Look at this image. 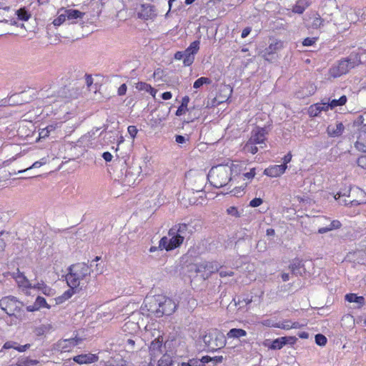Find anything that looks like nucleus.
<instances>
[{
  "instance_id": "680f3d73",
  "label": "nucleus",
  "mask_w": 366,
  "mask_h": 366,
  "mask_svg": "<svg viewBox=\"0 0 366 366\" xmlns=\"http://www.w3.org/2000/svg\"><path fill=\"white\" fill-rule=\"evenodd\" d=\"M189 362L192 365V366H204V365H203L202 362H201L199 360H197V359L190 360Z\"/></svg>"
},
{
  "instance_id": "4d7b16f0",
  "label": "nucleus",
  "mask_w": 366,
  "mask_h": 366,
  "mask_svg": "<svg viewBox=\"0 0 366 366\" xmlns=\"http://www.w3.org/2000/svg\"><path fill=\"white\" fill-rule=\"evenodd\" d=\"M127 85H126L125 84H122V85L119 87V89H118V92H117L118 95H119V96H123V95H124V94H126V92H127Z\"/></svg>"
},
{
  "instance_id": "c756f323",
  "label": "nucleus",
  "mask_w": 366,
  "mask_h": 366,
  "mask_svg": "<svg viewBox=\"0 0 366 366\" xmlns=\"http://www.w3.org/2000/svg\"><path fill=\"white\" fill-rule=\"evenodd\" d=\"M355 147L359 151L362 152H366V132H360L357 139L355 142Z\"/></svg>"
},
{
  "instance_id": "8fccbe9b",
  "label": "nucleus",
  "mask_w": 366,
  "mask_h": 366,
  "mask_svg": "<svg viewBox=\"0 0 366 366\" xmlns=\"http://www.w3.org/2000/svg\"><path fill=\"white\" fill-rule=\"evenodd\" d=\"M53 129V127L52 126L51 127H47L46 128H44L42 129H41V131L39 132V138L40 139H44L46 138V137L49 136V132Z\"/></svg>"
},
{
  "instance_id": "3c124183",
  "label": "nucleus",
  "mask_w": 366,
  "mask_h": 366,
  "mask_svg": "<svg viewBox=\"0 0 366 366\" xmlns=\"http://www.w3.org/2000/svg\"><path fill=\"white\" fill-rule=\"evenodd\" d=\"M227 212L228 214H229L232 217H240V213L239 212L237 208L235 207H229V208H227Z\"/></svg>"
},
{
  "instance_id": "f3484780",
  "label": "nucleus",
  "mask_w": 366,
  "mask_h": 366,
  "mask_svg": "<svg viewBox=\"0 0 366 366\" xmlns=\"http://www.w3.org/2000/svg\"><path fill=\"white\" fill-rule=\"evenodd\" d=\"M267 134V132L264 128L257 127L252 130L249 141L255 144H264Z\"/></svg>"
},
{
  "instance_id": "423d86ee",
  "label": "nucleus",
  "mask_w": 366,
  "mask_h": 366,
  "mask_svg": "<svg viewBox=\"0 0 366 366\" xmlns=\"http://www.w3.org/2000/svg\"><path fill=\"white\" fill-rule=\"evenodd\" d=\"M202 340L209 350L216 351L226 344L224 334L217 330L209 331L202 337Z\"/></svg>"
},
{
  "instance_id": "603ef678",
  "label": "nucleus",
  "mask_w": 366,
  "mask_h": 366,
  "mask_svg": "<svg viewBox=\"0 0 366 366\" xmlns=\"http://www.w3.org/2000/svg\"><path fill=\"white\" fill-rule=\"evenodd\" d=\"M127 131L132 139H134L138 132V129H137V127L133 125L129 126L127 128Z\"/></svg>"
},
{
  "instance_id": "f257e3e1",
  "label": "nucleus",
  "mask_w": 366,
  "mask_h": 366,
  "mask_svg": "<svg viewBox=\"0 0 366 366\" xmlns=\"http://www.w3.org/2000/svg\"><path fill=\"white\" fill-rule=\"evenodd\" d=\"M243 167L239 163H227L212 167L207 174L209 183L217 188H221L229 184L233 186L236 176L240 174Z\"/></svg>"
},
{
  "instance_id": "20e7f679",
  "label": "nucleus",
  "mask_w": 366,
  "mask_h": 366,
  "mask_svg": "<svg viewBox=\"0 0 366 366\" xmlns=\"http://www.w3.org/2000/svg\"><path fill=\"white\" fill-rule=\"evenodd\" d=\"M23 303L18 301L14 297H4L0 300V307L9 316H14L16 319L21 320L24 317L22 310Z\"/></svg>"
},
{
  "instance_id": "7ed1b4c3",
  "label": "nucleus",
  "mask_w": 366,
  "mask_h": 366,
  "mask_svg": "<svg viewBox=\"0 0 366 366\" xmlns=\"http://www.w3.org/2000/svg\"><path fill=\"white\" fill-rule=\"evenodd\" d=\"M365 54L366 51L363 49H359L357 52H352L347 58L340 60L337 64L330 69V76L333 78L339 77L359 64H365Z\"/></svg>"
},
{
  "instance_id": "69168bd1",
  "label": "nucleus",
  "mask_w": 366,
  "mask_h": 366,
  "mask_svg": "<svg viewBox=\"0 0 366 366\" xmlns=\"http://www.w3.org/2000/svg\"><path fill=\"white\" fill-rule=\"evenodd\" d=\"M251 28L250 27H246L243 29L242 32V34H241V36L242 38H245L247 37L249 33L251 32Z\"/></svg>"
},
{
  "instance_id": "1a4fd4ad",
  "label": "nucleus",
  "mask_w": 366,
  "mask_h": 366,
  "mask_svg": "<svg viewBox=\"0 0 366 366\" xmlns=\"http://www.w3.org/2000/svg\"><path fill=\"white\" fill-rule=\"evenodd\" d=\"M142 172V167L137 165H133L127 170L124 177L122 179V184L124 187H131L140 181L139 179Z\"/></svg>"
},
{
  "instance_id": "ea45409f",
  "label": "nucleus",
  "mask_w": 366,
  "mask_h": 366,
  "mask_svg": "<svg viewBox=\"0 0 366 366\" xmlns=\"http://www.w3.org/2000/svg\"><path fill=\"white\" fill-rule=\"evenodd\" d=\"M157 366H172V358L168 355H164L158 361Z\"/></svg>"
},
{
  "instance_id": "f03ea898",
  "label": "nucleus",
  "mask_w": 366,
  "mask_h": 366,
  "mask_svg": "<svg viewBox=\"0 0 366 366\" xmlns=\"http://www.w3.org/2000/svg\"><path fill=\"white\" fill-rule=\"evenodd\" d=\"M66 280L69 287L83 290L86 288L92 272V268L84 262L72 264L69 268Z\"/></svg>"
},
{
  "instance_id": "e2e57ef3",
  "label": "nucleus",
  "mask_w": 366,
  "mask_h": 366,
  "mask_svg": "<svg viewBox=\"0 0 366 366\" xmlns=\"http://www.w3.org/2000/svg\"><path fill=\"white\" fill-rule=\"evenodd\" d=\"M102 157L106 162H110L112 159V154L109 152H105L102 154Z\"/></svg>"
},
{
  "instance_id": "4468645a",
  "label": "nucleus",
  "mask_w": 366,
  "mask_h": 366,
  "mask_svg": "<svg viewBox=\"0 0 366 366\" xmlns=\"http://www.w3.org/2000/svg\"><path fill=\"white\" fill-rule=\"evenodd\" d=\"M137 16L143 20L153 19L157 16V9L150 4H141L137 10Z\"/></svg>"
},
{
  "instance_id": "bb28decb",
  "label": "nucleus",
  "mask_w": 366,
  "mask_h": 366,
  "mask_svg": "<svg viewBox=\"0 0 366 366\" xmlns=\"http://www.w3.org/2000/svg\"><path fill=\"white\" fill-rule=\"evenodd\" d=\"M328 109V102L317 103L310 106L309 109V113L311 116L316 117L322 111H327Z\"/></svg>"
},
{
  "instance_id": "de8ad7c7",
  "label": "nucleus",
  "mask_w": 366,
  "mask_h": 366,
  "mask_svg": "<svg viewBox=\"0 0 366 366\" xmlns=\"http://www.w3.org/2000/svg\"><path fill=\"white\" fill-rule=\"evenodd\" d=\"M315 342L320 346H323L327 343V338L321 334L315 335Z\"/></svg>"
},
{
  "instance_id": "b1692460",
  "label": "nucleus",
  "mask_w": 366,
  "mask_h": 366,
  "mask_svg": "<svg viewBox=\"0 0 366 366\" xmlns=\"http://www.w3.org/2000/svg\"><path fill=\"white\" fill-rule=\"evenodd\" d=\"M345 127L341 122H336L335 124H330L327 128V134L332 137H337L342 135Z\"/></svg>"
},
{
  "instance_id": "412c9836",
  "label": "nucleus",
  "mask_w": 366,
  "mask_h": 366,
  "mask_svg": "<svg viewBox=\"0 0 366 366\" xmlns=\"http://www.w3.org/2000/svg\"><path fill=\"white\" fill-rule=\"evenodd\" d=\"M162 337H159L155 339L152 342L151 345L149 347V352L152 358L154 360V359L160 355L162 353Z\"/></svg>"
},
{
  "instance_id": "f704fd0d",
  "label": "nucleus",
  "mask_w": 366,
  "mask_h": 366,
  "mask_svg": "<svg viewBox=\"0 0 366 366\" xmlns=\"http://www.w3.org/2000/svg\"><path fill=\"white\" fill-rule=\"evenodd\" d=\"M347 97L343 95L339 99H332L330 102L328 101V108L332 109L337 106L345 105L347 102Z\"/></svg>"
},
{
  "instance_id": "4c0bfd02",
  "label": "nucleus",
  "mask_w": 366,
  "mask_h": 366,
  "mask_svg": "<svg viewBox=\"0 0 366 366\" xmlns=\"http://www.w3.org/2000/svg\"><path fill=\"white\" fill-rule=\"evenodd\" d=\"M80 290H81L70 287V289L66 290L61 297H59V302H61L63 300L69 299L76 291Z\"/></svg>"
},
{
  "instance_id": "5fc2aeb1",
  "label": "nucleus",
  "mask_w": 366,
  "mask_h": 366,
  "mask_svg": "<svg viewBox=\"0 0 366 366\" xmlns=\"http://www.w3.org/2000/svg\"><path fill=\"white\" fill-rule=\"evenodd\" d=\"M136 340L133 339H127L126 343V347L127 350H133L134 348Z\"/></svg>"
},
{
  "instance_id": "6e6552de",
  "label": "nucleus",
  "mask_w": 366,
  "mask_h": 366,
  "mask_svg": "<svg viewBox=\"0 0 366 366\" xmlns=\"http://www.w3.org/2000/svg\"><path fill=\"white\" fill-rule=\"evenodd\" d=\"M313 222L320 226L318 229L319 234H324L333 229H339L342 225L340 221H331L325 217H316L314 219Z\"/></svg>"
},
{
  "instance_id": "338daca9",
  "label": "nucleus",
  "mask_w": 366,
  "mask_h": 366,
  "mask_svg": "<svg viewBox=\"0 0 366 366\" xmlns=\"http://www.w3.org/2000/svg\"><path fill=\"white\" fill-rule=\"evenodd\" d=\"M189 102V97H187V96L184 97L182 100V104H181L182 107H185L187 109Z\"/></svg>"
},
{
  "instance_id": "37998d69",
  "label": "nucleus",
  "mask_w": 366,
  "mask_h": 366,
  "mask_svg": "<svg viewBox=\"0 0 366 366\" xmlns=\"http://www.w3.org/2000/svg\"><path fill=\"white\" fill-rule=\"evenodd\" d=\"M66 19V16L65 15V12L61 13L57 18H56L53 21V24L54 26H60L62 24Z\"/></svg>"
},
{
  "instance_id": "864d4df0",
  "label": "nucleus",
  "mask_w": 366,
  "mask_h": 366,
  "mask_svg": "<svg viewBox=\"0 0 366 366\" xmlns=\"http://www.w3.org/2000/svg\"><path fill=\"white\" fill-rule=\"evenodd\" d=\"M263 203V200L261 198H254L249 202V206L252 207H257L260 206Z\"/></svg>"
},
{
  "instance_id": "5701e85b",
  "label": "nucleus",
  "mask_w": 366,
  "mask_h": 366,
  "mask_svg": "<svg viewBox=\"0 0 366 366\" xmlns=\"http://www.w3.org/2000/svg\"><path fill=\"white\" fill-rule=\"evenodd\" d=\"M73 360L79 365L90 364L97 362L98 357L96 355L89 353L74 356Z\"/></svg>"
},
{
  "instance_id": "e433bc0d",
  "label": "nucleus",
  "mask_w": 366,
  "mask_h": 366,
  "mask_svg": "<svg viewBox=\"0 0 366 366\" xmlns=\"http://www.w3.org/2000/svg\"><path fill=\"white\" fill-rule=\"evenodd\" d=\"M212 83V80L207 77H200L197 79L194 83V88L198 89L201 87L204 84H210Z\"/></svg>"
},
{
  "instance_id": "393cba45",
  "label": "nucleus",
  "mask_w": 366,
  "mask_h": 366,
  "mask_svg": "<svg viewBox=\"0 0 366 366\" xmlns=\"http://www.w3.org/2000/svg\"><path fill=\"white\" fill-rule=\"evenodd\" d=\"M14 278L16 280L19 287L22 288L23 291L33 287L29 280L19 270L16 274H14Z\"/></svg>"
},
{
  "instance_id": "052dcab7",
  "label": "nucleus",
  "mask_w": 366,
  "mask_h": 366,
  "mask_svg": "<svg viewBox=\"0 0 366 366\" xmlns=\"http://www.w3.org/2000/svg\"><path fill=\"white\" fill-rule=\"evenodd\" d=\"M17 366H29V359L28 358H23L21 360H19L17 363Z\"/></svg>"
},
{
  "instance_id": "cd10ccee",
  "label": "nucleus",
  "mask_w": 366,
  "mask_h": 366,
  "mask_svg": "<svg viewBox=\"0 0 366 366\" xmlns=\"http://www.w3.org/2000/svg\"><path fill=\"white\" fill-rule=\"evenodd\" d=\"M33 288L38 290L46 296L52 297L55 294L54 290L50 287L47 286L43 281L34 284Z\"/></svg>"
},
{
  "instance_id": "2eb2a0df",
  "label": "nucleus",
  "mask_w": 366,
  "mask_h": 366,
  "mask_svg": "<svg viewBox=\"0 0 366 366\" xmlns=\"http://www.w3.org/2000/svg\"><path fill=\"white\" fill-rule=\"evenodd\" d=\"M163 300H161V306H159L160 310L159 312V317L163 315H170L176 310V303L170 298L162 295Z\"/></svg>"
},
{
  "instance_id": "a19ab883",
  "label": "nucleus",
  "mask_w": 366,
  "mask_h": 366,
  "mask_svg": "<svg viewBox=\"0 0 366 366\" xmlns=\"http://www.w3.org/2000/svg\"><path fill=\"white\" fill-rule=\"evenodd\" d=\"M274 327L283 330H290L292 328V322L290 320H285L282 322L277 323Z\"/></svg>"
},
{
  "instance_id": "72a5a7b5",
  "label": "nucleus",
  "mask_w": 366,
  "mask_h": 366,
  "mask_svg": "<svg viewBox=\"0 0 366 366\" xmlns=\"http://www.w3.org/2000/svg\"><path fill=\"white\" fill-rule=\"evenodd\" d=\"M246 335L247 332L244 330L237 328L231 329L227 333L229 338H239Z\"/></svg>"
},
{
  "instance_id": "4be33fe9",
  "label": "nucleus",
  "mask_w": 366,
  "mask_h": 366,
  "mask_svg": "<svg viewBox=\"0 0 366 366\" xmlns=\"http://www.w3.org/2000/svg\"><path fill=\"white\" fill-rule=\"evenodd\" d=\"M189 182L192 184V189L195 192H201L203 190L205 178L203 174H198L189 179Z\"/></svg>"
},
{
  "instance_id": "9b49d317",
  "label": "nucleus",
  "mask_w": 366,
  "mask_h": 366,
  "mask_svg": "<svg viewBox=\"0 0 366 366\" xmlns=\"http://www.w3.org/2000/svg\"><path fill=\"white\" fill-rule=\"evenodd\" d=\"M195 272L197 273H206V277L207 278L211 274L217 272L221 267L219 264L217 262H207L204 261L194 265Z\"/></svg>"
},
{
  "instance_id": "bf43d9fd",
  "label": "nucleus",
  "mask_w": 366,
  "mask_h": 366,
  "mask_svg": "<svg viewBox=\"0 0 366 366\" xmlns=\"http://www.w3.org/2000/svg\"><path fill=\"white\" fill-rule=\"evenodd\" d=\"M16 345H17V343L15 342H11V341L6 342L4 343L3 348H4V349H11V348L15 349V347H16Z\"/></svg>"
},
{
  "instance_id": "2f4dec72",
  "label": "nucleus",
  "mask_w": 366,
  "mask_h": 366,
  "mask_svg": "<svg viewBox=\"0 0 366 366\" xmlns=\"http://www.w3.org/2000/svg\"><path fill=\"white\" fill-rule=\"evenodd\" d=\"M287 344V338L285 337L277 338L274 340L269 348L271 350H280Z\"/></svg>"
},
{
  "instance_id": "aec40b11",
  "label": "nucleus",
  "mask_w": 366,
  "mask_h": 366,
  "mask_svg": "<svg viewBox=\"0 0 366 366\" xmlns=\"http://www.w3.org/2000/svg\"><path fill=\"white\" fill-rule=\"evenodd\" d=\"M287 169V165H273L271 166L264 171V174L270 177H277L283 174Z\"/></svg>"
},
{
  "instance_id": "49530a36",
  "label": "nucleus",
  "mask_w": 366,
  "mask_h": 366,
  "mask_svg": "<svg viewBox=\"0 0 366 366\" xmlns=\"http://www.w3.org/2000/svg\"><path fill=\"white\" fill-rule=\"evenodd\" d=\"M136 89L139 91H146L148 92L149 90H152V86L145 82H138L136 85Z\"/></svg>"
},
{
  "instance_id": "58836bf2",
  "label": "nucleus",
  "mask_w": 366,
  "mask_h": 366,
  "mask_svg": "<svg viewBox=\"0 0 366 366\" xmlns=\"http://www.w3.org/2000/svg\"><path fill=\"white\" fill-rule=\"evenodd\" d=\"M244 149L247 152L252 153L253 154H256L258 151V148L256 144L250 141H247L244 147Z\"/></svg>"
},
{
  "instance_id": "ddd939ff",
  "label": "nucleus",
  "mask_w": 366,
  "mask_h": 366,
  "mask_svg": "<svg viewBox=\"0 0 366 366\" xmlns=\"http://www.w3.org/2000/svg\"><path fill=\"white\" fill-rule=\"evenodd\" d=\"M199 41H194L192 42L189 46L183 51L184 56V59H183L184 66H189L192 64L194 61V55L199 49Z\"/></svg>"
},
{
  "instance_id": "a878e982",
  "label": "nucleus",
  "mask_w": 366,
  "mask_h": 366,
  "mask_svg": "<svg viewBox=\"0 0 366 366\" xmlns=\"http://www.w3.org/2000/svg\"><path fill=\"white\" fill-rule=\"evenodd\" d=\"M188 233V225L186 224H179L174 225L169 230L168 235L177 234L184 238Z\"/></svg>"
},
{
  "instance_id": "c9c22d12",
  "label": "nucleus",
  "mask_w": 366,
  "mask_h": 366,
  "mask_svg": "<svg viewBox=\"0 0 366 366\" xmlns=\"http://www.w3.org/2000/svg\"><path fill=\"white\" fill-rule=\"evenodd\" d=\"M18 19L21 21H28L31 17V14L25 8H21L16 11Z\"/></svg>"
},
{
  "instance_id": "79ce46f5",
  "label": "nucleus",
  "mask_w": 366,
  "mask_h": 366,
  "mask_svg": "<svg viewBox=\"0 0 366 366\" xmlns=\"http://www.w3.org/2000/svg\"><path fill=\"white\" fill-rule=\"evenodd\" d=\"M35 304L38 306V308L46 307L49 308L50 306L46 303V300L42 297H37L35 301Z\"/></svg>"
},
{
  "instance_id": "774afa93",
  "label": "nucleus",
  "mask_w": 366,
  "mask_h": 366,
  "mask_svg": "<svg viewBox=\"0 0 366 366\" xmlns=\"http://www.w3.org/2000/svg\"><path fill=\"white\" fill-rule=\"evenodd\" d=\"M176 142L178 144H183L186 142V139L184 136L182 135H177L176 136Z\"/></svg>"
},
{
  "instance_id": "7c9ffc66",
  "label": "nucleus",
  "mask_w": 366,
  "mask_h": 366,
  "mask_svg": "<svg viewBox=\"0 0 366 366\" xmlns=\"http://www.w3.org/2000/svg\"><path fill=\"white\" fill-rule=\"evenodd\" d=\"M345 300L349 302H355L358 307H362L365 303V299L362 296H357L356 294L350 293L345 295Z\"/></svg>"
},
{
  "instance_id": "a18cd8bd",
  "label": "nucleus",
  "mask_w": 366,
  "mask_h": 366,
  "mask_svg": "<svg viewBox=\"0 0 366 366\" xmlns=\"http://www.w3.org/2000/svg\"><path fill=\"white\" fill-rule=\"evenodd\" d=\"M323 24V19L319 16H315L313 18L312 26L315 29L320 28Z\"/></svg>"
},
{
  "instance_id": "c85d7f7f",
  "label": "nucleus",
  "mask_w": 366,
  "mask_h": 366,
  "mask_svg": "<svg viewBox=\"0 0 366 366\" xmlns=\"http://www.w3.org/2000/svg\"><path fill=\"white\" fill-rule=\"evenodd\" d=\"M61 11H64L65 12V15L66 16V19L68 20H74V19H79V18H82L84 15V13L79 11V10H76V9H61L59 11V14L61 12Z\"/></svg>"
},
{
  "instance_id": "6e6d98bb",
  "label": "nucleus",
  "mask_w": 366,
  "mask_h": 366,
  "mask_svg": "<svg viewBox=\"0 0 366 366\" xmlns=\"http://www.w3.org/2000/svg\"><path fill=\"white\" fill-rule=\"evenodd\" d=\"M315 42V38L307 37L304 39V41H302V44H303V46H312Z\"/></svg>"
},
{
  "instance_id": "473e14b6",
  "label": "nucleus",
  "mask_w": 366,
  "mask_h": 366,
  "mask_svg": "<svg viewBox=\"0 0 366 366\" xmlns=\"http://www.w3.org/2000/svg\"><path fill=\"white\" fill-rule=\"evenodd\" d=\"M316 89V86L314 84L310 83L302 88V94L300 95V97H310L315 94Z\"/></svg>"
},
{
  "instance_id": "0e129e2a",
  "label": "nucleus",
  "mask_w": 366,
  "mask_h": 366,
  "mask_svg": "<svg viewBox=\"0 0 366 366\" xmlns=\"http://www.w3.org/2000/svg\"><path fill=\"white\" fill-rule=\"evenodd\" d=\"M29 347H30V345L26 344L24 345H20V346L16 345V347H15V350H16L19 352H24Z\"/></svg>"
},
{
  "instance_id": "6ab92c4d",
  "label": "nucleus",
  "mask_w": 366,
  "mask_h": 366,
  "mask_svg": "<svg viewBox=\"0 0 366 366\" xmlns=\"http://www.w3.org/2000/svg\"><path fill=\"white\" fill-rule=\"evenodd\" d=\"M80 341V339L75 338L62 340L58 342L57 348L61 352H69L72 347L77 345Z\"/></svg>"
},
{
  "instance_id": "dca6fc26",
  "label": "nucleus",
  "mask_w": 366,
  "mask_h": 366,
  "mask_svg": "<svg viewBox=\"0 0 366 366\" xmlns=\"http://www.w3.org/2000/svg\"><path fill=\"white\" fill-rule=\"evenodd\" d=\"M282 48L283 42L282 41L273 39L269 43V46L264 49L263 56L266 60L269 61L272 59V56Z\"/></svg>"
},
{
  "instance_id": "f8f14e48",
  "label": "nucleus",
  "mask_w": 366,
  "mask_h": 366,
  "mask_svg": "<svg viewBox=\"0 0 366 366\" xmlns=\"http://www.w3.org/2000/svg\"><path fill=\"white\" fill-rule=\"evenodd\" d=\"M312 265L313 264L310 261L303 262L301 259H295L290 264V268L291 269V271L293 274L302 276L307 272H310L308 269L312 267Z\"/></svg>"
},
{
  "instance_id": "13d9d810",
  "label": "nucleus",
  "mask_w": 366,
  "mask_h": 366,
  "mask_svg": "<svg viewBox=\"0 0 366 366\" xmlns=\"http://www.w3.org/2000/svg\"><path fill=\"white\" fill-rule=\"evenodd\" d=\"M358 166L366 169V156H362L360 157L357 160Z\"/></svg>"
},
{
  "instance_id": "a211bd4d",
  "label": "nucleus",
  "mask_w": 366,
  "mask_h": 366,
  "mask_svg": "<svg viewBox=\"0 0 366 366\" xmlns=\"http://www.w3.org/2000/svg\"><path fill=\"white\" fill-rule=\"evenodd\" d=\"M255 174V168L251 169L249 172L244 173L242 176L240 177V178L242 179L243 181H247L244 182L242 184H241L239 187H234L233 189L231 191L232 192L234 193V195H238L240 192H242L247 187L248 183L250 182V180L254 177Z\"/></svg>"
},
{
  "instance_id": "09e8293b",
  "label": "nucleus",
  "mask_w": 366,
  "mask_h": 366,
  "mask_svg": "<svg viewBox=\"0 0 366 366\" xmlns=\"http://www.w3.org/2000/svg\"><path fill=\"white\" fill-rule=\"evenodd\" d=\"M302 1H300L297 4L294 6L293 11L297 14H302L306 8L305 5H302Z\"/></svg>"
},
{
  "instance_id": "39448f33",
  "label": "nucleus",
  "mask_w": 366,
  "mask_h": 366,
  "mask_svg": "<svg viewBox=\"0 0 366 366\" xmlns=\"http://www.w3.org/2000/svg\"><path fill=\"white\" fill-rule=\"evenodd\" d=\"M334 198L343 205L357 206L366 203V194L360 188L351 190L348 195L338 192L334 196Z\"/></svg>"
},
{
  "instance_id": "c03bdc74",
  "label": "nucleus",
  "mask_w": 366,
  "mask_h": 366,
  "mask_svg": "<svg viewBox=\"0 0 366 366\" xmlns=\"http://www.w3.org/2000/svg\"><path fill=\"white\" fill-rule=\"evenodd\" d=\"M46 164V159L45 158H43L41 159V161H37V162H35L31 167H29V168L26 169H24V170H20L18 172V173H22V172H24L30 169H32V168H39L41 166H42L43 164Z\"/></svg>"
},
{
  "instance_id": "9d476101",
  "label": "nucleus",
  "mask_w": 366,
  "mask_h": 366,
  "mask_svg": "<svg viewBox=\"0 0 366 366\" xmlns=\"http://www.w3.org/2000/svg\"><path fill=\"white\" fill-rule=\"evenodd\" d=\"M170 239H168L167 237H163L159 244V247L161 250L166 249L167 251L172 250L178 247H179L184 242V237L172 234L169 235Z\"/></svg>"
},
{
  "instance_id": "0eeeda50",
  "label": "nucleus",
  "mask_w": 366,
  "mask_h": 366,
  "mask_svg": "<svg viewBox=\"0 0 366 366\" xmlns=\"http://www.w3.org/2000/svg\"><path fill=\"white\" fill-rule=\"evenodd\" d=\"M162 295L147 296L144 306L142 307V313L145 311L148 312L149 315H154L157 317H159V311L160 310L159 306H161Z\"/></svg>"
}]
</instances>
